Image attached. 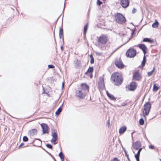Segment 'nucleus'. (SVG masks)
Wrapping results in <instances>:
<instances>
[{"mask_svg":"<svg viewBox=\"0 0 161 161\" xmlns=\"http://www.w3.org/2000/svg\"><path fill=\"white\" fill-rule=\"evenodd\" d=\"M111 80L113 81L116 85H119L123 81L121 75L118 73H113L111 77Z\"/></svg>","mask_w":161,"mask_h":161,"instance_id":"nucleus-1","label":"nucleus"},{"mask_svg":"<svg viewBox=\"0 0 161 161\" xmlns=\"http://www.w3.org/2000/svg\"><path fill=\"white\" fill-rule=\"evenodd\" d=\"M141 143L140 141H137L133 144V147L134 149L136 150L139 149L137 154L135 155V157L137 161H139V156L141 151Z\"/></svg>","mask_w":161,"mask_h":161,"instance_id":"nucleus-2","label":"nucleus"},{"mask_svg":"<svg viewBox=\"0 0 161 161\" xmlns=\"http://www.w3.org/2000/svg\"><path fill=\"white\" fill-rule=\"evenodd\" d=\"M115 20L117 23L121 24L124 23L126 20L125 17L120 13H117L115 15Z\"/></svg>","mask_w":161,"mask_h":161,"instance_id":"nucleus-3","label":"nucleus"},{"mask_svg":"<svg viewBox=\"0 0 161 161\" xmlns=\"http://www.w3.org/2000/svg\"><path fill=\"white\" fill-rule=\"evenodd\" d=\"M151 105L150 103H147L144 106L143 110V113L144 114V117L145 118V114L147 115L149 113V112L151 108Z\"/></svg>","mask_w":161,"mask_h":161,"instance_id":"nucleus-4","label":"nucleus"},{"mask_svg":"<svg viewBox=\"0 0 161 161\" xmlns=\"http://www.w3.org/2000/svg\"><path fill=\"white\" fill-rule=\"evenodd\" d=\"M136 52L133 49H130L127 51L126 55L128 57L130 58L134 57L136 55Z\"/></svg>","mask_w":161,"mask_h":161,"instance_id":"nucleus-5","label":"nucleus"},{"mask_svg":"<svg viewBox=\"0 0 161 161\" xmlns=\"http://www.w3.org/2000/svg\"><path fill=\"white\" fill-rule=\"evenodd\" d=\"M86 94V92L80 89L76 91V95L80 98H84Z\"/></svg>","mask_w":161,"mask_h":161,"instance_id":"nucleus-6","label":"nucleus"},{"mask_svg":"<svg viewBox=\"0 0 161 161\" xmlns=\"http://www.w3.org/2000/svg\"><path fill=\"white\" fill-rule=\"evenodd\" d=\"M108 41L107 37L104 35H102L100 36L98 42L102 44H105Z\"/></svg>","mask_w":161,"mask_h":161,"instance_id":"nucleus-7","label":"nucleus"},{"mask_svg":"<svg viewBox=\"0 0 161 161\" xmlns=\"http://www.w3.org/2000/svg\"><path fill=\"white\" fill-rule=\"evenodd\" d=\"M41 126L42 129L43 134L47 133L49 132V128L46 124L42 123L41 124Z\"/></svg>","mask_w":161,"mask_h":161,"instance_id":"nucleus-8","label":"nucleus"},{"mask_svg":"<svg viewBox=\"0 0 161 161\" xmlns=\"http://www.w3.org/2000/svg\"><path fill=\"white\" fill-rule=\"evenodd\" d=\"M120 4L124 8H126L129 5L128 0H119Z\"/></svg>","mask_w":161,"mask_h":161,"instance_id":"nucleus-9","label":"nucleus"},{"mask_svg":"<svg viewBox=\"0 0 161 161\" xmlns=\"http://www.w3.org/2000/svg\"><path fill=\"white\" fill-rule=\"evenodd\" d=\"M136 85L135 82H131L128 86V89L130 91H134L136 88Z\"/></svg>","mask_w":161,"mask_h":161,"instance_id":"nucleus-10","label":"nucleus"},{"mask_svg":"<svg viewBox=\"0 0 161 161\" xmlns=\"http://www.w3.org/2000/svg\"><path fill=\"white\" fill-rule=\"evenodd\" d=\"M115 64L119 68H122L124 66V65L123 64L120 59L116 60L115 61Z\"/></svg>","mask_w":161,"mask_h":161,"instance_id":"nucleus-11","label":"nucleus"},{"mask_svg":"<svg viewBox=\"0 0 161 161\" xmlns=\"http://www.w3.org/2000/svg\"><path fill=\"white\" fill-rule=\"evenodd\" d=\"M99 87L101 89H103L105 87L103 78V77L99 78Z\"/></svg>","mask_w":161,"mask_h":161,"instance_id":"nucleus-12","label":"nucleus"},{"mask_svg":"<svg viewBox=\"0 0 161 161\" xmlns=\"http://www.w3.org/2000/svg\"><path fill=\"white\" fill-rule=\"evenodd\" d=\"M81 89L80 90L86 92V91L88 92L89 87L86 84H82L81 85Z\"/></svg>","mask_w":161,"mask_h":161,"instance_id":"nucleus-13","label":"nucleus"},{"mask_svg":"<svg viewBox=\"0 0 161 161\" xmlns=\"http://www.w3.org/2000/svg\"><path fill=\"white\" fill-rule=\"evenodd\" d=\"M133 77V79L136 80H139L141 78L140 75L138 71L135 73Z\"/></svg>","mask_w":161,"mask_h":161,"instance_id":"nucleus-14","label":"nucleus"},{"mask_svg":"<svg viewBox=\"0 0 161 161\" xmlns=\"http://www.w3.org/2000/svg\"><path fill=\"white\" fill-rule=\"evenodd\" d=\"M52 136L53 137V138L51 140V142H55L57 139V135L56 133L54 132L53 133Z\"/></svg>","mask_w":161,"mask_h":161,"instance_id":"nucleus-15","label":"nucleus"},{"mask_svg":"<svg viewBox=\"0 0 161 161\" xmlns=\"http://www.w3.org/2000/svg\"><path fill=\"white\" fill-rule=\"evenodd\" d=\"M127 130V128L125 126H123L121 127L119 130V132L120 134L124 133Z\"/></svg>","mask_w":161,"mask_h":161,"instance_id":"nucleus-16","label":"nucleus"},{"mask_svg":"<svg viewBox=\"0 0 161 161\" xmlns=\"http://www.w3.org/2000/svg\"><path fill=\"white\" fill-rule=\"evenodd\" d=\"M37 130L35 129H32L30 130V134L31 136H33L36 133Z\"/></svg>","mask_w":161,"mask_h":161,"instance_id":"nucleus-17","label":"nucleus"},{"mask_svg":"<svg viewBox=\"0 0 161 161\" xmlns=\"http://www.w3.org/2000/svg\"><path fill=\"white\" fill-rule=\"evenodd\" d=\"M106 92L108 96L112 100H115L116 99V98L114 97L113 95L110 94L107 91Z\"/></svg>","mask_w":161,"mask_h":161,"instance_id":"nucleus-18","label":"nucleus"},{"mask_svg":"<svg viewBox=\"0 0 161 161\" xmlns=\"http://www.w3.org/2000/svg\"><path fill=\"white\" fill-rule=\"evenodd\" d=\"M143 42H147L150 43H153L154 42V41L153 40H151L148 38H144L143 40Z\"/></svg>","mask_w":161,"mask_h":161,"instance_id":"nucleus-19","label":"nucleus"},{"mask_svg":"<svg viewBox=\"0 0 161 161\" xmlns=\"http://www.w3.org/2000/svg\"><path fill=\"white\" fill-rule=\"evenodd\" d=\"M158 85L156 84H154L153 86V90L154 92L157 91L159 89Z\"/></svg>","mask_w":161,"mask_h":161,"instance_id":"nucleus-20","label":"nucleus"},{"mask_svg":"<svg viewBox=\"0 0 161 161\" xmlns=\"http://www.w3.org/2000/svg\"><path fill=\"white\" fill-rule=\"evenodd\" d=\"M146 56L144 55V57L143 58V60L142 62V67L144 66L145 64L146 63Z\"/></svg>","mask_w":161,"mask_h":161,"instance_id":"nucleus-21","label":"nucleus"},{"mask_svg":"<svg viewBox=\"0 0 161 161\" xmlns=\"http://www.w3.org/2000/svg\"><path fill=\"white\" fill-rule=\"evenodd\" d=\"M158 22L157 20H155V22L152 24V26L153 28H156L158 27Z\"/></svg>","mask_w":161,"mask_h":161,"instance_id":"nucleus-22","label":"nucleus"},{"mask_svg":"<svg viewBox=\"0 0 161 161\" xmlns=\"http://www.w3.org/2000/svg\"><path fill=\"white\" fill-rule=\"evenodd\" d=\"M62 36H63V30L62 28H60L59 30V37L60 39L61 38Z\"/></svg>","mask_w":161,"mask_h":161,"instance_id":"nucleus-23","label":"nucleus"},{"mask_svg":"<svg viewBox=\"0 0 161 161\" xmlns=\"http://www.w3.org/2000/svg\"><path fill=\"white\" fill-rule=\"evenodd\" d=\"M142 51H147V48L146 46L144 44H142Z\"/></svg>","mask_w":161,"mask_h":161,"instance_id":"nucleus-24","label":"nucleus"},{"mask_svg":"<svg viewBox=\"0 0 161 161\" xmlns=\"http://www.w3.org/2000/svg\"><path fill=\"white\" fill-rule=\"evenodd\" d=\"M88 27V24H86L84 26V32L85 34H86V33Z\"/></svg>","mask_w":161,"mask_h":161,"instance_id":"nucleus-25","label":"nucleus"},{"mask_svg":"<svg viewBox=\"0 0 161 161\" xmlns=\"http://www.w3.org/2000/svg\"><path fill=\"white\" fill-rule=\"evenodd\" d=\"M62 110V108H59L57 110L56 112V115H58L59 114L60 112H61Z\"/></svg>","mask_w":161,"mask_h":161,"instance_id":"nucleus-26","label":"nucleus"},{"mask_svg":"<svg viewBox=\"0 0 161 161\" xmlns=\"http://www.w3.org/2000/svg\"><path fill=\"white\" fill-rule=\"evenodd\" d=\"M93 71V69L92 67H90L88 69L87 72L92 73Z\"/></svg>","mask_w":161,"mask_h":161,"instance_id":"nucleus-27","label":"nucleus"},{"mask_svg":"<svg viewBox=\"0 0 161 161\" xmlns=\"http://www.w3.org/2000/svg\"><path fill=\"white\" fill-rule=\"evenodd\" d=\"M59 156L61 159V160H63V159H64V157L63 153L62 152H61L59 153Z\"/></svg>","mask_w":161,"mask_h":161,"instance_id":"nucleus-28","label":"nucleus"},{"mask_svg":"<svg viewBox=\"0 0 161 161\" xmlns=\"http://www.w3.org/2000/svg\"><path fill=\"white\" fill-rule=\"evenodd\" d=\"M90 57L91 58L90 63L91 64H92L94 62V60L93 57L92 55H90Z\"/></svg>","mask_w":161,"mask_h":161,"instance_id":"nucleus-29","label":"nucleus"},{"mask_svg":"<svg viewBox=\"0 0 161 161\" xmlns=\"http://www.w3.org/2000/svg\"><path fill=\"white\" fill-rule=\"evenodd\" d=\"M155 69V68L154 67L153 69L151 71L148 72V76H151L153 72L154 71Z\"/></svg>","mask_w":161,"mask_h":161,"instance_id":"nucleus-30","label":"nucleus"},{"mask_svg":"<svg viewBox=\"0 0 161 161\" xmlns=\"http://www.w3.org/2000/svg\"><path fill=\"white\" fill-rule=\"evenodd\" d=\"M28 140V137L26 136H24L23 138V140L25 142H27Z\"/></svg>","mask_w":161,"mask_h":161,"instance_id":"nucleus-31","label":"nucleus"},{"mask_svg":"<svg viewBox=\"0 0 161 161\" xmlns=\"http://www.w3.org/2000/svg\"><path fill=\"white\" fill-rule=\"evenodd\" d=\"M47 147L49 148L52 149V146L50 144H47L46 145Z\"/></svg>","mask_w":161,"mask_h":161,"instance_id":"nucleus-32","label":"nucleus"},{"mask_svg":"<svg viewBox=\"0 0 161 161\" xmlns=\"http://www.w3.org/2000/svg\"><path fill=\"white\" fill-rule=\"evenodd\" d=\"M102 4V2L100 0H97V4L99 5H100Z\"/></svg>","mask_w":161,"mask_h":161,"instance_id":"nucleus-33","label":"nucleus"},{"mask_svg":"<svg viewBox=\"0 0 161 161\" xmlns=\"http://www.w3.org/2000/svg\"><path fill=\"white\" fill-rule=\"evenodd\" d=\"M136 9L135 8H133L132 11V13H134L136 12Z\"/></svg>","mask_w":161,"mask_h":161,"instance_id":"nucleus-34","label":"nucleus"},{"mask_svg":"<svg viewBox=\"0 0 161 161\" xmlns=\"http://www.w3.org/2000/svg\"><path fill=\"white\" fill-rule=\"evenodd\" d=\"M48 67L50 68H53L54 67V66L52 65H48Z\"/></svg>","mask_w":161,"mask_h":161,"instance_id":"nucleus-35","label":"nucleus"},{"mask_svg":"<svg viewBox=\"0 0 161 161\" xmlns=\"http://www.w3.org/2000/svg\"><path fill=\"white\" fill-rule=\"evenodd\" d=\"M107 124L108 125L107 126L108 127H109V125H110V121L109 120H108L107 121Z\"/></svg>","mask_w":161,"mask_h":161,"instance_id":"nucleus-36","label":"nucleus"},{"mask_svg":"<svg viewBox=\"0 0 161 161\" xmlns=\"http://www.w3.org/2000/svg\"><path fill=\"white\" fill-rule=\"evenodd\" d=\"M124 151L125 152V154L126 155V156L127 158H128V157H129V155L128 154H127V152H126V151L125 150H124Z\"/></svg>","mask_w":161,"mask_h":161,"instance_id":"nucleus-37","label":"nucleus"},{"mask_svg":"<svg viewBox=\"0 0 161 161\" xmlns=\"http://www.w3.org/2000/svg\"><path fill=\"white\" fill-rule=\"evenodd\" d=\"M113 161H118V160L117 158H115L114 159Z\"/></svg>","mask_w":161,"mask_h":161,"instance_id":"nucleus-38","label":"nucleus"},{"mask_svg":"<svg viewBox=\"0 0 161 161\" xmlns=\"http://www.w3.org/2000/svg\"><path fill=\"white\" fill-rule=\"evenodd\" d=\"M149 147L152 149H153L154 147L152 145H150L149 146Z\"/></svg>","mask_w":161,"mask_h":161,"instance_id":"nucleus-39","label":"nucleus"},{"mask_svg":"<svg viewBox=\"0 0 161 161\" xmlns=\"http://www.w3.org/2000/svg\"><path fill=\"white\" fill-rule=\"evenodd\" d=\"M143 53H144V55L145 56H146L145 55V54H146L147 52V51H143Z\"/></svg>","mask_w":161,"mask_h":161,"instance_id":"nucleus-40","label":"nucleus"},{"mask_svg":"<svg viewBox=\"0 0 161 161\" xmlns=\"http://www.w3.org/2000/svg\"><path fill=\"white\" fill-rule=\"evenodd\" d=\"M144 124V120L143 119H142V125Z\"/></svg>","mask_w":161,"mask_h":161,"instance_id":"nucleus-41","label":"nucleus"},{"mask_svg":"<svg viewBox=\"0 0 161 161\" xmlns=\"http://www.w3.org/2000/svg\"><path fill=\"white\" fill-rule=\"evenodd\" d=\"M64 82H63L62 83V89H63L64 88Z\"/></svg>","mask_w":161,"mask_h":161,"instance_id":"nucleus-42","label":"nucleus"},{"mask_svg":"<svg viewBox=\"0 0 161 161\" xmlns=\"http://www.w3.org/2000/svg\"><path fill=\"white\" fill-rule=\"evenodd\" d=\"M138 47L141 49V44H139V45L138 46Z\"/></svg>","mask_w":161,"mask_h":161,"instance_id":"nucleus-43","label":"nucleus"},{"mask_svg":"<svg viewBox=\"0 0 161 161\" xmlns=\"http://www.w3.org/2000/svg\"><path fill=\"white\" fill-rule=\"evenodd\" d=\"M139 124L141 125V119H139Z\"/></svg>","mask_w":161,"mask_h":161,"instance_id":"nucleus-44","label":"nucleus"},{"mask_svg":"<svg viewBox=\"0 0 161 161\" xmlns=\"http://www.w3.org/2000/svg\"><path fill=\"white\" fill-rule=\"evenodd\" d=\"M39 142L41 144L42 143L41 141L39 140Z\"/></svg>","mask_w":161,"mask_h":161,"instance_id":"nucleus-45","label":"nucleus"},{"mask_svg":"<svg viewBox=\"0 0 161 161\" xmlns=\"http://www.w3.org/2000/svg\"><path fill=\"white\" fill-rule=\"evenodd\" d=\"M92 75H90V78H92Z\"/></svg>","mask_w":161,"mask_h":161,"instance_id":"nucleus-46","label":"nucleus"},{"mask_svg":"<svg viewBox=\"0 0 161 161\" xmlns=\"http://www.w3.org/2000/svg\"><path fill=\"white\" fill-rule=\"evenodd\" d=\"M61 161H64V159H63V160H61Z\"/></svg>","mask_w":161,"mask_h":161,"instance_id":"nucleus-47","label":"nucleus"},{"mask_svg":"<svg viewBox=\"0 0 161 161\" xmlns=\"http://www.w3.org/2000/svg\"><path fill=\"white\" fill-rule=\"evenodd\" d=\"M98 54L100 55V53H98Z\"/></svg>","mask_w":161,"mask_h":161,"instance_id":"nucleus-48","label":"nucleus"},{"mask_svg":"<svg viewBox=\"0 0 161 161\" xmlns=\"http://www.w3.org/2000/svg\"><path fill=\"white\" fill-rule=\"evenodd\" d=\"M160 161H161V159H160Z\"/></svg>","mask_w":161,"mask_h":161,"instance_id":"nucleus-49","label":"nucleus"}]
</instances>
